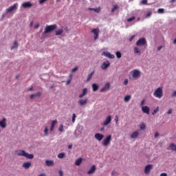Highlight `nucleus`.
<instances>
[{
    "instance_id": "obj_5",
    "label": "nucleus",
    "mask_w": 176,
    "mask_h": 176,
    "mask_svg": "<svg viewBox=\"0 0 176 176\" xmlns=\"http://www.w3.org/2000/svg\"><path fill=\"white\" fill-rule=\"evenodd\" d=\"M17 6H19V3H14L13 6H10L6 10V13H12L13 10H16V9H17Z\"/></svg>"
},
{
    "instance_id": "obj_4",
    "label": "nucleus",
    "mask_w": 176,
    "mask_h": 176,
    "mask_svg": "<svg viewBox=\"0 0 176 176\" xmlns=\"http://www.w3.org/2000/svg\"><path fill=\"white\" fill-rule=\"evenodd\" d=\"M111 141H112V135H109L106 138H104L102 145L104 146H107V145H109V144H111Z\"/></svg>"
},
{
    "instance_id": "obj_40",
    "label": "nucleus",
    "mask_w": 176,
    "mask_h": 176,
    "mask_svg": "<svg viewBox=\"0 0 176 176\" xmlns=\"http://www.w3.org/2000/svg\"><path fill=\"white\" fill-rule=\"evenodd\" d=\"M146 127V125H145L144 123H142L140 125V129L141 130H144V129Z\"/></svg>"
},
{
    "instance_id": "obj_6",
    "label": "nucleus",
    "mask_w": 176,
    "mask_h": 176,
    "mask_svg": "<svg viewBox=\"0 0 176 176\" xmlns=\"http://www.w3.org/2000/svg\"><path fill=\"white\" fill-rule=\"evenodd\" d=\"M144 45H146V39L145 38H140L136 42L137 46H144Z\"/></svg>"
},
{
    "instance_id": "obj_19",
    "label": "nucleus",
    "mask_w": 176,
    "mask_h": 176,
    "mask_svg": "<svg viewBox=\"0 0 176 176\" xmlns=\"http://www.w3.org/2000/svg\"><path fill=\"white\" fill-rule=\"evenodd\" d=\"M22 167L23 168H25V170H28L30 167H31V162H27L23 164Z\"/></svg>"
},
{
    "instance_id": "obj_55",
    "label": "nucleus",
    "mask_w": 176,
    "mask_h": 176,
    "mask_svg": "<svg viewBox=\"0 0 176 176\" xmlns=\"http://www.w3.org/2000/svg\"><path fill=\"white\" fill-rule=\"evenodd\" d=\"M155 138H157V137H159V133H155L154 135Z\"/></svg>"
},
{
    "instance_id": "obj_23",
    "label": "nucleus",
    "mask_w": 176,
    "mask_h": 176,
    "mask_svg": "<svg viewBox=\"0 0 176 176\" xmlns=\"http://www.w3.org/2000/svg\"><path fill=\"white\" fill-rule=\"evenodd\" d=\"M0 126H1L2 129H5V127H6V118H3L0 121Z\"/></svg>"
},
{
    "instance_id": "obj_18",
    "label": "nucleus",
    "mask_w": 176,
    "mask_h": 176,
    "mask_svg": "<svg viewBox=\"0 0 176 176\" xmlns=\"http://www.w3.org/2000/svg\"><path fill=\"white\" fill-rule=\"evenodd\" d=\"M142 111L144 113H146L147 115H149V107L148 106H143L142 107Z\"/></svg>"
},
{
    "instance_id": "obj_63",
    "label": "nucleus",
    "mask_w": 176,
    "mask_h": 176,
    "mask_svg": "<svg viewBox=\"0 0 176 176\" xmlns=\"http://www.w3.org/2000/svg\"><path fill=\"white\" fill-rule=\"evenodd\" d=\"M68 149H72V145H71V144L69 145V146H68Z\"/></svg>"
},
{
    "instance_id": "obj_36",
    "label": "nucleus",
    "mask_w": 176,
    "mask_h": 176,
    "mask_svg": "<svg viewBox=\"0 0 176 176\" xmlns=\"http://www.w3.org/2000/svg\"><path fill=\"white\" fill-rule=\"evenodd\" d=\"M116 56L117 58H122V53L120 52H116Z\"/></svg>"
},
{
    "instance_id": "obj_26",
    "label": "nucleus",
    "mask_w": 176,
    "mask_h": 176,
    "mask_svg": "<svg viewBox=\"0 0 176 176\" xmlns=\"http://www.w3.org/2000/svg\"><path fill=\"white\" fill-rule=\"evenodd\" d=\"M130 100H131V95H126L124 98V101L125 102H129V101H130Z\"/></svg>"
},
{
    "instance_id": "obj_45",
    "label": "nucleus",
    "mask_w": 176,
    "mask_h": 176,
    "mask_svg": "<svg viewBox=\"0 0 176 176\" xmlns=\"http://www.w3.org/2000/svg\"><path fill=\"white\" fill-rule=\"evenodd\" d=\"M133 20H135V16H132V17H131V18H129V19H127V21H128V22H130V21H133Z\"/></svg>"
},
{
    "instance_id": "obj_49",
    "label": "nucleus",
    "mask_w": 176,
    "mask_h": 176,
    "mask_svg": "<svg viewBox=\"0 0 176 176\" xmlns=\"http://www.w3.org/2000/svg\"><path fill=\"white\" fill-rule=\"evenodd\" d=\"M46 1H47V0H39V3H40V5H42V4H43V3H45V2H46Z\"/></svg>"
},
{
    "instance_id": "obj_46",
    "label": "nucleus",
    "mask_w": 176,
    "mask_h": 176,
    "mask_svg": "<svg viewBox=\"0 0 176 176\" xmlns=\"http://www.w3.org/2000/svg\"><path fill=\"white\" fill-rule=\"evenodd\" d=\"M157 12H158V13H164V9L159 8Z\"/></svg>"
},
{
    "instance_id": "obj_53",
    "label": "nucleus",
    "mask_w": 176,
    "mask_h": 176,
    "mask_svg": "<svg viewBox=\"0 0 176 176\" xmlns=\"http://www.w3.org/2000/svg\"><path fill=\"white\" fill-rule=\"evenodd\" d=\"M152 14V12H148L146 15V17H151V15Z\"/></svg>"
},
{
    "instance_id": "obj_51",
    "label": "nucleus",
    "mask_w": 176,
    "mask_h": 176,
    "mask_svg": "<svg viewBox=\"0 0 176 176\" xmlns=\"http://www.w3.org/2000/svg\"><path fill=\"white\" fill-rule=\"evenodd\" d=\"M129 83V79H125L124 81V85L125 86H127V84Z\"/></svg>"
},
{
    "instance_id": "obj_24",
    "label": "nucleus",
    "mask_w": 176,
    "mask_h": 176,
    "mask_svg": "<svg viewBox=\"0 0 176 176\" xmlns=\"http://www.w3.org/2000/svg\"><path fill=\"white\" fill-rule=\"evenodd\" d=\"M87 94V89L85 88L82 89V93L79 95V98H83L84 96Z\"/></svg>"
},
{
    "instance_id": "obj_44",
    "label": "nucleus",
    "mask_w": 176,
    "mask_h": 176,
    "mask_svg": "<svg viewBox=\"0 0 176 176\" xmlns=\"http://www.w3.org/2000/svg\"><path fill=\"white\" fill-rule=\"evenodd\" d=\"M94 12H96V13H100V12H101V8H95Z\"/></svg>"
},
{
    "instance_id": "obj_52",
    "label": "nucleus",
    "mask_w": 176,
    "mask_h": 176,
    "mask_svg": "<svg viewBox=\"0 0 176 176\" xmlns=\"http://www.w3.org/2000/svg\"><path fill=\"white\" fill-rule=\"evenodd\" d=\"M78 71V67H76L72 69V72H76Z\"/></svg>"
},
{
    "instance_id": "obj_12",
    "label": "nucleus",
    "mask_w": 176,
    "mask_h": 176,
    "mask_svg": "<svg viewBox=\"0 0 176 176\" xmlns=\"http://www.w3.org/2000/svg\"><path fill=\"white\" fill-rule=\"evenodd\" d=\"M109 65H111V63H109L108 60H106L102 64L101 68L102 69H107Z\"/></svg>"
},
{
    "instance_id": "obj_13",
    "label": "nucleus",
    "mask_w": 176,
    "mask_h": 176,
    "mask_svg": "<svg viewBox=\"0 0 176 176\" xmlns=\"http://www.w3.org/2000/svg\"><path fill=\"white\" fill-rule=\"evenodd\" d=\"M56 124H57V120H54L52 121L51 126L50 128V131L51 133H53V131H54V127H56Z\"/></svg>"
},
{
    "instance_id": "obj_11",
    "label": "nucleus",
    "mask_w": 176,
    "mask_h": 176,
    "mask_svg": "<svg viewBox=\"0 0 176 176\" xmlns=\"http://www.w3.org/2000/svg\"><path fill=\"white\" fill-rule=\"evenodd\" d=\"M111 89V84L109 82H107L104 86L100 89L101 92L107 91Z\"/></svg>"
},
{
    "instance_id": "obj_15",
    "label": "nucleus",
    "mask_w": 176,
    "mask_h": 176,
    "mask_svg": "<svg viewBox=\"0 0 176 176\" xmlns=\"http://www.w3.org/2000/svg\"><path fill=\"white\" fill-rule=\"evenodd\" d=\"M94 138L98 141H102V140L104 139V135H102L101 133H96V134H95Z\"/></svg>"
},
{
    "instance_id": "obj_58",
    "label": "nucleus",
    "mask_w": 176,
    "mask_h": 176,
    "mask_svg": "<svg viewBox=\"0 0 176 176\" xmlns=\"http://www.w3.org/2000/svg\"><path fill=\"white\" fill-rule=\"evenodd\" d=\"M59 175H60V176H63L64 173H63V171L60 170L59 171Z\"/></svg>"
},
{
    "instance_id": "obj_35",
    "label": "nucleus",
    "mask_w": 176,
    "mask_h": 176,
    "mask_svg": "<svg viewBox=\"0 0 176 176\" xmlns=\"http://www.w3.org/2000/svg\"><path fill=\"white\" fill-rule=\"evenodd\" d=\"M65 153H60L58 155V159H63V157H65Z\"/></svg>"
},
{
    "instance_id": "obj_57",
    "label": "nucleus",
    "mask_w": 176,
    "mask_h": 176,
    "mask_svg": "<svg viewBox=\"0 0 176 176\" xmlns=\"http://www.w3.org/2000/svg\"><path fill=\"white\" fill-rule=\"evenodd\" d=\"M160 176H167V173H161Z\"/></svg>"
},
{
    "instance_id": "obj_20",
    "label": "nucleus",
    "mask_w": 176,
    "mask_h": 176,
    "mask_svg": "<svg viewBox=\"0 0 176 176\" xmlns=\"http://www.w3.org/2000/svg\"><path fill=\"white\" fill-rule=\"evenodd\" d=\"M96 170V165H93L91 166V169L87 172L88 175H90L91 174H94Z\"/></svg>"
},
{
    "instance_id": "obj_1",
    "label": "nucleus",
    "mask_w": 176,
    "mask_h": 176,
    "mask_svg": "<svg viewBox=\"0 0 176 176\" xmlns=\"http://www.w3.org/2000/svg\"><path fill=\"white\" fill-rule=\"evenodd\" d=\"M16 153L17 156H23L24 157H26V159H32L34 157V154H30L24 150H18L16 151Z\"/></svg>"
},
{
    "instance_id": "obj_8",
    "label": "nucleus",
    "mask_w": 176,
    "mask_h": 176,
    "mask_svg": "<svg viewBox=\"0 0 176 176\" xmlns=\"http://www.w3.org/2000/svg\"><path fill=\"white\" fill-rule=\"evenodd\" d=\"M112 122V116H108L102 123V126H108Z\"/></svg>"
},
{
    "instance_id": "obj_10",
    "label": "nucleus",
    "mask_w": 176,
    "mask_h": 176,
    "mask_svg": "<svg viewBox=\"0 0 176 176\" xmlns=\"http://www.w3.org/2000/svg\"><path fill=\"white\" fill-rule=\"evenodd\" d=\"M132 76L133 78H140V76H141V72H140L138 69L133 70Z\"/></svg>"
},
{
    "instance_id": "obj_62",
    "label": "nucleus",
    "mask_w": 176,
    "mask_h": 176,
    "mask_svg": "<svg viewBox=\"0 0 176 176\" xmlns=\"http://www.w3.org/2000/svg\"><path fill=\"white\" fill-rule=\"evenodd\" d=\"M162 47H162V46H160V47H157V50H158V51H160V50H162Z\"/></svg>"
},
{
    "instance_id": "obj_2",
    "label": "nucleus",
    "mask_w": 176,
    "mask_h": 176,
    "mask_svg": "<svg viewBox=\"0 0 176 176\" xmlns=\"http://www.w3.org/2000/svg\"><path fill=\"white\" fill-rule=\"evenodd\" d=\"M153 96L157 98H162V97H163V88H157L153 93Z\"/></svg>"
},
{
    "instance_id": "obj_14",
    "label": "nucleus",
    "mask_w": 176,
    "mask_h": 176,
    "mask_svg": "<svg viewBox=\"0 0 176 176\" xmlns=\"http://www.w3.org/2000/svg\"><path fill=\"white\" fill-rule=\"evenodd\" d=\"M41 96H42V94L41 92H37L36 94H31L30 96V100H34V98H39V97H41Z\"/></svg>"
},
{
    "instance_id": "obj_28",
    "label": "nucleus",
    "mask_w": 176,
    "mask_h": 176,
    "mask_svg": "<svg viewBox=\"0 0 176 176\" xmlns=\"http://www.w3.org/2000/svg\"><path fill=\"white\" fill-rule=\"evenodd\" d=\"M17 47H19V43H17V41H14V45L11 47V50L17 49Z\"/></svg>"
},
{
    "instance_id": "obj_56",
    "label": "nucleus",
    "mask_w": 176,
    "mask_h": 176,
    "mask_svg": "<svg viewBox=\"0 0 176 176\" xmlns=\"http://www.w3.org/2000/svg\"><path fill=\"white\" fill-rule=\"evenodd\" d=\"M172 97H176V91H175L172 95H171Z\"/></svg>"
},
{
    "instance_id": "obj_54",
    "label": "nucleus",
    "mask_w": 176,
    "mask_h": 176,
    "mask_svg": "<svg viewBox=\"0 0 176 176\" xmlns=\"http://www.w3.org/2000/svg\"><path fill=\"white\" fill-rule=\"evenodd\" d=\"M39 28V23H36V25L34 26V30H36Z\"/></svg>"
},
{
    "instance_id": "obj_61",
    "label": "nucleus",
    "mask_w": 176,
    "mask_h": 176,
    "mask_svg": "<svg viewBox=\"0 0 176 176\" xmlns=\"http://www.w3.org/2000/svg\"><path fill=\"white\" fill-rule=\"evenodd\" d=\"M38 176H46V174H45V173H41V174L38 175Z\"/></svg>"
},
{
    "instance_id": "obj_39",
    "label": "nucleus",
    "mask_w": 176,
    "mask_h": 176,
    "mask_svg": "<svg viewBox=\"0 0 176 176\" xmlns=\"http://www.w3.org/2000/svg\"><path fill=\"white\" fill-rule=\"evenodd\" d=\"M72 80V74H70L69 79L67 80L66 85H69V83H71Z\"/></svg>"
},
{
    "instance_id": "obj_50",
    "label": "nucleus",
    "mask_w": 176,
    "mask_h": 176,
    "mask_svg": "<svg viewBox=\"0 0 176 176\" xmlns=\"http://www.w3.org/2000/svg\"><path fill=\"white\" fill-rule=\"evenodd\" d=\"M168 115H171V113H173V109H168V111H167Z\"/></svg>"
},
{
    "instance_id": "obj_7",
    "label": "nucleus",
    "mask_w": 176,
    "mask_h": 176,
    "mask_svg": "<svg viewBox=\"0 0 176 176\" xmlns=\"http://www.w3.org/2000/svg\"><path fill=\"white\" fill-rule=\"evenodd\" d=\"M92 34L94 35V41H96V39H98V35L100 34V29H93L91 30Z\"/></svg>"
},
{
    "instance_id": "obj_48",
    "label": "nucleus",
    "mask_w": 176,
    "mask_h": 176,
    "mask_svg": "<svg viewBox=\"0 0 176 176\" xmlns=\"http://www.w3.org/2000/svg\"><path fill=\"white\" fill-rule=\"evenodd\" d=\"M141 107H144L145 105V99H143L140 103Z\"/></svg>"
},
{
    "instance_id": "obj_29",
    "label": "nucleus",
    "mask_w": 176,
    "mask_h": 176,
    "mask_svg": "<svg viewBox=\"0 0 176 176\" xmlns=\"http://www.w3.org/2000/svg\"><path fill=\"white\" fill-rule=\"evenodd\" d=\"M55 32H56V35L58 36V35H61L63 32H64V30L63 29H58L56 30Z\"/></svg>"
},
{
    "instance_id": "obj_25",
    "label": "nucleus",
    "mask_w": 176,
    "mask_h": 176,
    "mask_svg": "<svg viewBox=\"0 0 176 176\" xmlns=\"http://www.w3.org/2000/svg\"><path fill=\"white\" fill-rule=\"evenodd\" d=\"M45 164L48 166V167H50V166H54V162L52 160H46Z\"/></svg>"
},
{
    "instance_id": "obj_22",
    "label": "nucleus",
    "mask_w": 176,
    "mask_h": 176,
    "mask_svg": "<svg viewBox=\"0 0 176 176\" xmlns=\"http://www.w3.org/2000/svg\"><path fill=\"white\" fill-rule=\"evenodd\" d=\"M138 135H140V133H138V131H135L131 134V138L133 140L135 138H138Z\"/></svg>"
},
{
    "instance_id": "obj_32",
    "label": "nucleus",
    "mask_w": 176,
    "mask_h": 176,
    "mask_svg": "<svg viewBox=\"0 0 176 176\" xmlns=\"http://www.w3.org/2000/svg\"><path fill=\"white\" fill-rule=\"evenodd\" d=\"M169 147L171 151H176V145L174 143L170 144Z\"/></svg>"
},
{
    "instance_id": "obj_31",
    "label": "nucleus",
    "mask_w": 176,
    "mask_h": 176,
    "mask_svg": "<svg viewBox=\"0 0 176 176\" xmlns=\"http://www.w3.org/2000/svg\"><path fill=\"white\" fill-rule=\"evenodd\" d=\"M134 53H137L138 54H139V56L141 55V50L140 49H138V47H135L134 48Z\"/></svg>"
},
{
    "instance_id": "obj_41",
    "label": "nucleus",
    "mask_w": 176,
    "mask_h": 176,
    "mask_svg": "<svg viewBox=\"0 0 176 176\" xmlns=\"http://www.w3.org/2000/svg\"><path fill=\"white\" fill-rule=\"evenodd\" d=\"M118 8H119V6H118V5L113 6V8L111 9V12L113 13V12H115V10H116Z\"/></svg>"
},
{
    "instance_id": "obj_38",
    "label": "nucleus",
    "mask_w": 176,
    "mask_h": 176,
    "mask_svg": "<svg viewBox=\"0 0 176 176\" xmlns=\"http://www.w3.org/2000/svg\"><path fill=\"white\" fill-rule=\"evenodd\" d=\"M140 5H148V0H142L140 3Z\"/></svg>"
},
{
    "instance_id": "obj_60",
    "label": "nucleus",
    "mask_w": 176,
    "mask_h": 176,
    "mask_svg": "<svg viewBox=\"0 0 176 176\" xmlns=\"http://www.w3.org/2000/svg\"><path fill=\"white\" fill-rule=\"evenodd\" d=\"M32 90H34V88L32 87L28 89L29 91H32Z\"/></svg>"
},
{
    "instance_id": "obj_16",
    "label": "nucleus",
    "mask_w": 176,
    "mask_h": 176,
    "mask_svg": "<svg viewBox=\"0 0 176 176\" xmlns=\"http://www.w3.org/2000/svg\"><path fill=\"white\" fill-rule=\"evenodd\" d=\"M102 56H105L106 57H108V58H115V55L113 54H111V53L109 52H102Z\"/></svg>"
},
{
    "instance_id": "obj_37",
    "label": "nucleus",
    "mask_w": 176,
    "mask_h": 176,
    "mask_svg": "<svg viewBox=\"0 0 176 176\" xmlns=\"http://www.w3.org/2000/svg\"><path fill=\"white\" fill-rule=\"evenodd\" d=\"M75 120H76V114L73 113L72 118V123H75Z\"/></svg>"
},
{
    "instance_id": "obj_17",
    "label": "nucleus",
    "mask_w": 176,
    "mask_h": 176,
    "mask_svg": "<svg viewBox=\"0 0 176 176\" xmlns=\"http://www.w3.org/2000/svg\"><path fill=\"white\" fill-rule=\"evenodd\" d=\"M152 164H148L144 168V173L149 174L151 173V170H152Z\"/></svg>"
},
{
    "instance_id": "obj_34",
    "label": "nucleus",
    "mask_w": 176,
    "mask_h": 176,
    "mask_svg": "<svg viewBox=\"0 0 176 176\" xmlns=\"http://www.w3.org/2000/svg\"><path fill=\"white\" fill-rule=\"evenodd\" d=\"M93 75H94V72H92L87 77V82H89V80H91V78H93Z\"/></svg>"
},
{
    "instance_id": "obj_47",
    "label": "nucleus",
    "mask_w": 176,
    "mask_h": 176,
    "mask_svg": "<svg viewBox=\"0 0 176 176\" xmlns=\"http://www.w3.org/2000/svg\"><path fill=\"white\" fill-rule=\"evenodd\" d=\"M114 120H115L116 124H118V122H119V117L118 116H116Z\"/></svg>"
},
{
    "instance_id": "obj_64",
    "label": "nucleus",
    "mask_w": 176,
    "mask_h": 176,
    "mask_svg": "<svg viewBox=\"0 0 176 176\" xmlns=\"http://www.w3.org/2000/svg\"><path fill=\"white\" fill-rule=\"evenodd\" d=\"M88 9H89V10H94H94H95V8H89Z\"/></svg>"
},
{
    "instance_id": "obj_42",
    "label": "nucleus",
    "mask_w": 176,
    "mask_h": 176,
    "mask_svg": "<svg viewBox=\"0 0 176 176\" xmlns=\"http://www.w3.org/2000/svg\"><path fill=\"white\" fill-rule=\"evenodd\" d=\"M159 112V107H157L155 109H154L153 112L152 113V115H156Z\"/></svg>"
},
{
    "instance_id": "obj_43",
    "label": "nucleus",
    "mask_w": 176,
    "mask_h": 176,
    "mask_svg": "<svg viewBox=\"0 0 176 176\" xmlns=\"http://www.w3.org/2000/svg\"><path fill=\"white\" fill-rule=\"evenodd\" d=\"M58 131H60V133L64 131V125L60 124L59 128H58Z\"/></svg>"
},
{
    "instance_id": "obj_21",
    "label": "nucleus",
    "mask_w": 176,
    "mask_h": 176,
    "mask_svg": "<svg viewBox=\"0 0 176 176\" xmlns=\"http://www.w3.org/2000/svg\"><path fill=\"white\" fill-rule=\"evenodd\" d=\"M87 101H88L87 99H85V100L81 99L78 100V104L79 105H80V107H83V105H86V104H87Z\"/></svg>"
},
{
    "instance_id": "obj_30",
    "label": "nucleus",
    "mask_w": 176,
    "mask_h": 176,
    "mask_svg": "<svg viewBox=\"0 0 176 176\" xmlns=\"http://www.w3.org/2000/svg\"><path fill=\"white\" fill-rule=\"evenodd\" d=\"M93 91H97L98 90V85L94 83L92 85Z\"/></svg>"
},
{
    "instance_id": "obj_9",
    "label": "nucleus",
    "mask_w": 176,
    "mask_h": 176,
    "mask_svg": "<svg viewBox=\"0 0 176 176\" xmlns=\"http://www.w3.org/2000/svg\"><path fill=\"white\" fill-rule=\"evenodd\" d=\"M32 6H34V4H32L31 2L28 1V2H25L22 4V7L24 9H28L30 8H32Z\"/></svg>"
},
{
    "instance_id": "obj_3",
    "label": "nucleus",
    "mask_w": 176,
    "mask_h": 176,
    "mask_svg": "<svg viewBox=\"0 0 176 176\" xmlns=\"http://www.w3.org/2000/svg\"><path fill=\"white\" fill-rule=\"evenodd\" d=\"M57 28V25H47L45 29V34H49V32H52V31H54Z\"/></svg>"
},
{
    "instance_id": "obj_33",
    "label": "nucleus",
    "mask_w": 176,
    "mask_h": 176,
    "mask_svg": "<svg viewBox=\"0 0 176 176\" xmlns=\"http://www.w3.org/2000/svg\"><path fill=\"white\" fill-rule=\"evenodd\" d=\"M44 135L47 136L49 135V129L47 128V126L45 127L44 129Z\"/></svg>"
},
{
    "instance_id": "obj_27",
    "label": "nucleus",
    "mask_w": 176,
    "mask_h": 176,
    "mask_svg": "<svg viewBox=\"0 0 176 176\" xmlns=\"http://www.w3.org/2000/svg\"><path fill=\"white\" fill-rule=\"evenodd\" d=\"M82 160H83V159L82 157L78 158L75 162L76 166H80Z\"/></svg>"
},
{
    "instance_id": "obj_59",
    "label": "nucleus",
    "mask_w": 176,
    "mask_h": 176,
    "mask_svg": "<svg viewBox=\"0 0 176 176\" xmlns=\"http://www.w3.org/2000/svg\"><path fill=\"white\" fill-rule=\"evenodd\" d=\"M134 38H135L134 36H131L129 38L130 42H131V41H133V39H134Z\"/></svg>"
}]
</instances>
